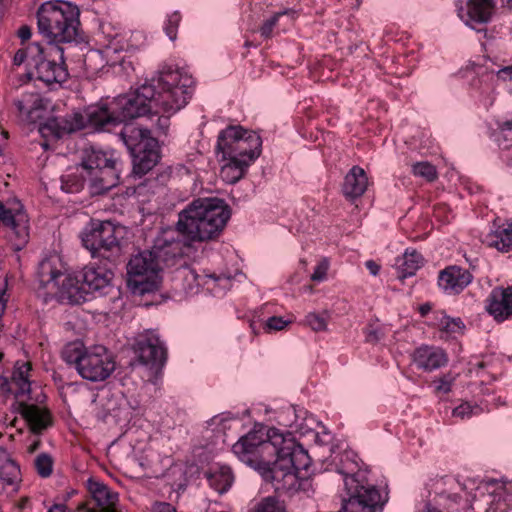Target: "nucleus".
Instances as JSON below:
<instances>
[{"label":"nucleus","mask_w":512,"mask_h":512,"mask_svg":"<svg viewBox=\"0 0 512 512\" xmlns=\"http://www.w3.org/2000/svg\"><path fill=\"white\" fill-rule=\"evenodd\" d=\"M193 82L191 76L178 68L164 66L157 78H152L134 91L118 96L108 104L89 107L85 114L74 112L49 119L41 131H50L56 138H61L86 127L97 131L109 130L147 114L175 113L191 98Z\"/></svg>","instance_id":"nucleus-1"},{"label":"nucleus","mask_w":512,"mask_h":512,"mask_svg":"<svg viewBox=\"0 0 512 512\" xmlns=\"http://www.w3.org/2000/svg\"><path fill=\"white\" fill-rule=\"evenodd\" d=\"M230 217V207L223 199H195L178 214L175 231L187 245L216 241Z\"/></svg>","instance_id":"nucleus-2"},{"label":"nucleus","mask_w":512,"mask_h":512,"mask_svg":"<svg viewBox=\"0 0 512 512\" xmlns=\"http://www.w3.org/2000/svg\"><path fill=\"white\" fill-rule=\"evenodd\" d=\"M283 442V433L276 428L260 427L242 436L232 447L240 461L258 471L269 482L279 480L275 470L278 447Z\"/></svg>","instance_id":"nucleus-3"},{"label":"nucleus","mask_w":512,"mask_h":512,"mask_svg":"<svg viewBox=\"0 0 512 512\" xmlns=\"http://www.w3.org/2000/svg\"><path fill=\"white\" fill-rule=\"evenodd\" d=\"M354 457L351 452H344L340 456L338 472L343 475L346 491L340 512H383L388 493H381L367 481Z\"/></svg>","instance_id":"nucleus-4"},{"label":"nucleus","mask_w":512,"mask_h":512,"mask_svg":"<svg viewBox=\"0 0 512 512\" xmlns=\"http://www.w3.org/2000/svg\"><path fill=\"white\" fill-rule=\"evenodd\" d=\"M80 10L64 1H48L37 11L38 29L48 43L60 44L76 41L79 36Z\"/></svg>","instance_id":"nucleus-5"},{"label":"nucleus","mask_w":512,"mask_h":512,"mask_svg":"<svg viewBox=\"0 0 512 512\" xmlns=\"http://www.w3.org/2000/svg\"><path fill=\"white\" fill-rule=\"evenodd\" d=\"M119 164L112 152L89 146L81 151L77 170L80 169L87 177L91 194L102 195L118 185Z\"/></svg>","instance_id":"nucleus-6"},{"label":"nucleus","mask_w":512,"mask_h":512,"mask_svg":"<svg viewBox=\"0 0 512 512\" xmlns=\"http://www.w3.org/2000/svg\"><path fill=\"white\" fill-rule=\"evenodd\" d=\"M62 357L66 363L75 366L82 378L91 382L105 381L116 367L113 356L104 346L82 349L68 345L63 350Z\"/></svg>","instance_id":"nucleus-7"},{"label":"nucleus","mask_w":512,"mask_h":512,"mask_svg":"<svg viewBox=\"0 0 512 512\" xmlns=\"http://www.w3.org/2000/svg\"><path fill=\"white\" fill-rule=\"evenodd\" d=\"M120 233V228L110 221H92L82 232L81 241L92 258L116 266L123 255Z\"/></svg>","instance_id":"nucleus-8"},{"label":"nucleus","mask_w":512,"mask_h":512,"mask_svg":"<svg viewBox=\"0 0 512 512\" xmlns=\"http://www.w3.org/2000/svg\"><path fill=\"white\" fill-rule=\"evenodd\" d=\"M119 137L133 158V170L136 174L144 175L158 163L160 159L158 140L151 136L149 129L126 123Z\"/></svg>","instance_id":"nucleus-9"},{"label":"nucleus","mask_w":512,"mask_h":512,"mask_svg":"<svg viewBox=\"0 0 512 512\" xmlns=\"http://www.w3.org/2000/svg\"><path fill=\"white\" fill-rule=\"evenodd\" d=\"M261 146V137L256 132L230 125L219 133L216 151L223 159H241L251 164L259 157Z\"/></svg>","instance_id":"nucleus-10"},{"label":"nucleus","mask_w":512,"mask_h":512,"mask_svg":"<svg viewBox=\"0 0 512 512\" xmlns=\"http://www.w3.org/2000/svg\"><path fill=\"white\" fill-rule=\"evenodd\" d=\"M159 263L150 250L133 255L127 263V285L133 294L144 295L159 289Z\"/></svg>","instance_id":"nucleus-11"},{"label":"nucleus","mask_w":512,"mask_h":512,"mask_svg":"<svg viewBox=\"0 0 512 512\" xmlns=\"http://www.w3.org/2000/svg\"><path fill=\"white\" fill-rule=\"evenodd\" d=\"M275 470L279 471V480L292 486L301 470H307L311 465V458L307 451L288 434H283V442L278 447L275 461Z\"/></svg>","instance_id":"nucleus-12"},{"label":"nucleus","mask_w":512,"mask_h":512,"mask_svg":"<svg viewBox=\"0 0 512 512\" xmlns=\"http://www.w3.org/2000/svg\"><path fill=\"white\" fill-rule=\"evenodd\" d=\"M40 275L48 285L58 287V296L70 304H81L87 301V292L78 273L65 274L56 269L52 262L45 260L40 264Z\"/></svg>","instance_id":"nucleus-13"},{"label":"nucleus","mask_w":512,"mask_h":512,"mask_svg":"<svg viewBox=\"0 0 512 512\" xmlns=\"http://www.w3.org/2000/svg\"><path fill=\"white\" fill-rule=\"evenodd\" d=\"M33 67L37 78L46 84L62 83L68 78L64 50L53 43L41 45V53L35 57Z\"/></svg>","instance_id":"nucleus-14"},{"label":"nucleus","mask_w":512,"mask_h":512,"mask_svg":"<svg viewBox=\"0 0 512 512\" xmlns=\"http://www.w3.org/2000/svg\"><path fill=\"white\" fill-rule=\"evenodd\" d=\"M194 245H187L186 239L169 237L167 233L158 237L150 250L159 263L160 271L164 267H173L181 263Z\"/></svg>","instance_id":"nucleus-15"},{"label":"nucleus","mask_w":512,"mask_h":512,"mask_svg":"<svg viewBox=\"0 0 512 512\" xmlns=\"http://www.w3.org/2000/svg\"><path fill=\"white\" fill-rule=\"evenodd\" d=\"M90 497L77 507L78 512H117L118 494L106 484L90 478L87 481Z\"/></svg>","instance_id":"nucleus-16"},{"label":"nucleus","mask_w":512,"mask_h":512,"mask_svg":"<svg viewBox=\"0 0 512 512\" xmlns=\"http://www.w3.org/2000/svg\"><path fill=\"white\" fill-rule=\"evenodd\" d=\"M139 362L155 372L160 371L167 359V351L159 337L150 332L141 336L135 344Z\"/></svg>","instance_id":"nucleus-17"},{"label":"nucleus","mask_w":512,"mask_h":512,"mask_svg":"<svg viewBox=\"0 0 512 512\" xmlns=\"http://www.w3.org/2000/svg\"><path fill=\"white\" fill-rule=\"evenodd\" d=\"M0 223L11 229L13 236H10V241L15 251L28 243V217L21 209L7 208L0 201Z\"/></svg>","instance_id":"nucleus-18"},{"label":"nucleus","mask_w":512,"mask_h":512,"mask_svg":"<svg viewBox=\"0 0 512 512\" xmlns=\"http://www.w3.org/2000/svg\"><path fill=\"white\" fill-rule=\"evenodd\" d=\"M3 357L4 354L0 351V362ZM31 370V362L17 361L10 377L0 375V388L5 392L12 393L15 398L27 396L31 393Z\"/></svg>","instance_id":"nucleus-19"},{"label":"nucleus","mask_w":512,"mask_h":512,"mask_svg":"<svg viewBox=\"0 0 512 512\" xmlns=\"http://www.w3.org/2000/svg\"><path fill=\"white\" fill-rule=\"evenodd\" d=\"M16 399L18 400V412L34 434H41L53 424L52 415L47 408L26 402V400L31 399L30 393L25 397Z\"/></svg>","instance_id":"nucleus-20"},{"label":"nucleus","mask_w":512,"mask_h":512,"mask_svg":"<svg viewBox=\"0 0 512 512\" xmlns=\"http://www.w3.org/2000/svg\"><path fill=\"white\" fill-rule=\"evenodd\" d=\"M78 275L83 282L87 294L101 292L110 286L114 277L112 268L106 266L87 265Z\"/></svg>","instance_id":"nucleus-21"},{"label":"nucleus","mask_w":512,"mask_h":512,"mask_svg":"<svg viewBox=\"0 0 512 512\" xmlns=\"http://www.w3.org/2000/svg\"><path fill=\"white\" fill-rule=\"evenodd\" d=\"M486 309L498 322L512 316V287H495L488 299Z\"/></svg>","instance_id":"nucleus-22"},{"label":"nucleus","mask_w":512,"mask_h":512,"mask_svg":"<svg viewBox=\"0 0 512 512\" xmlns=\"http://www.w3.org/2000/svg\"><path fill=\"white\" fill-rule=\"evenodd\" d=\"M21 471L4 448H0V494L4 492H17L21 483Z\"/></svg>","instance_id":"nucleus-23"},{"label":"nucleus","mask_w":512,"mask_h":512,"mask_svg":"<svg viewBox=\"0 0 512 512\" xmlns=\"http://www.w3.org/2000/svg\"><path fill=\"white\" fill-rule=\"evenodd\" d=\"M477 492L488 505L485 512H508L509 507L505 499V489L496 480L480 483Z\"/></svg>","instance_id":"nucleus-24"},{"label":"nucleus","mask_w":512,"mask_h":512,"mask_svg":"<svg viewBox=\"0 0 512 512\" xmlns=\"http://www.w3.org/2000/svg\"><path fill=\"white\" fill-rule=\"evenodd\" d=\"M472 278L473 276L468 270L450 266L440 272L438 284L445 291L459 293L471 283Z\"/></svg>","instance_id":"nucleus-25"},{"label":"nucleus","mask_w":512,"mask_h":512,"mask_svg":"<svg viewBox=\"0 0 512 512\" xmlns=\"http://www.w3.org/2000/svg\"><path fill=\"white\" fill-rule=\"evenodd\" d=\"M413 361L419 369L431 372L444 366L448 358L440 348L422 346L415 350Z\"/></svg>","instance_id":"nucleus-26"},{"label":"nucleus","mask_w":512,"mask_h":512,"mask_svg":"<svg viewBox=\"0 0 512 512\" xmlns=\"http://www.w3.org/2000/svg\"><path fill=\"white\" fill-rule=\"evenodd\" d=\"M367 176L359 166H354L345 176L343 194L348 199H355L364 194L367 189Z\"/></svg>","instance_id":"nucleus-27"},{"label":"nucleus","mask_w":512,"mask_h":512,"mask_svg":"<svg viewBox=\"0 0 512 512\" xmlns=\"http://www.w3.org/2000/svg\"><path fill=\"white\" fill-rule=\"evenodd\" d=\"M494 0H469L467 3V15L470 24H484L491 20L495 11Z\"/></svg>","instance_id":"nucleus-28"},{"label":"nucleus","mask_w":512,"mask_h":512,"mask_svg":"<svg viewBox=\"0 0 512 512\" xmlns=\"http://www.w3.org/2000/svg\"><path fill=\"white\" fill-rule=\"evenodd\" d=\"M484 242L500 252L512 250V221L497 225L494 231L486 235Z\"/></svg>","instance_id":"nucleus-29"},{"label":"nucleus","mask_w":512,"mask_h":512,"mask_svg":"<svg viewBox=\"0 0 512 512\" xmlns=\"http://www.w3.org/2000/svg\"><path fill=\"white\" fill-rule=\"evenodd\" d=\"M423 258L421 254L413 250L406 251L405 254L398 258L396 265L399 271L398 278L403 280L406 277L412 276L422 266Z\"/></svg>","instance_id":"nucleus-30"},{"label":"nucleus","mask_w":512,"mask_h":512,"mask_svg":"<svg viewBox=\"0 0 512 512\" xmlns=\"http://www.w3.org/2000/svg\"><path fill=\"white\" fill-rule=\"evenodd\" d=\"M222 160L227 162L222 166L220 176L225 182L230 184H234L243 178L247 168L250 166V163L241 159L235 160L222 158Z\"/></svg>","instance_id":"nucleus-31"},{"label":"nucleus","mask_w":512,"mask_h":512,"mask_svg":"<svg viewBox=\"0 0 512 512\" xmlns=\"http://www.w3.org/2000/svg\"><path fill=\"white\" fill-rule=\"evenodd\" d=\"M234 477L229 467L222 466L217 471L208 475L210 486L218 493L223 494L228 491L233 483Z\"/></svg>","instance_id":"nucleus-32"},{"label":"nucleus","mask_w":512,"mask_h":512,"mask_svg":"<svg viewBox=\"0 0 512 512\" xmlns=\"http://www.w3.org/2000/svg\"><path fill=\"white\" fill-rule=\"evenodd\" d=\"M41 53V45L39 43H31L25 48L19 49L14 57H13V64L16 66H20L25 62V60H28V63L30 66H33L35 57Z\"/></svg>","instance_id":"nucleus-33"},{"label":"nucleus","mask_w":512,"mask_h":512,"mask_svg":"<svg viewBox=\"0 0 512 512\" xmlns=\"http://www.w3.org/2000/svg\"><path fill=\"white\" fill-rule=\"evenodd\" d=\"M79 174H68L62 177V189L68 193L79 192L84 182L87 181L85 174L79 169Z\"/></svg>","instance_id":"nucleus-34"},{"label":"nucleus","mask_w":512,"mask_h":512,"mask_svg":"<svg viewBox=\"0 0 512 512\" xmlns=\"http://www.w3.org/2000/svg\"><path fill=\"white\" fill-rule=\"evenodd\" d=\"M249 512H285L278 499L273 496L263 498Z\"/></svg>","instance_id":"nucleus-35"},{"label":"nucleus","mask_w":512,"mask_h":512,"mask_svg":"<svg viewBox=\"0 0 512 512\" xmlns=\"http://www.w3.org/2000/svg\"><path fill=\"white\" fill-rule=\"evenodd\" d=\"M412 171L415 176L422 177L428 182H433L437 178L436 168L429 162H418L414 164Z\"/></svg>","instance_id":"nucleus-36"},{"label":"nucleus","mask_w":512,"mask_h":512,"mask_svg":"<svg viewBox=\"0 0 512 512\" xmlns=\"http://www.w3.org/2000/svg\"><path fill=\"white\" fill-rule=\"evenodd\" d=\"M35 468L41 477H49L53 471L52 457L47 453L39 454L35 459Z\"/></svg>","instance_id":"nucleus-37"},{"label":"nucleus","mask_w":512,"mask_h":512,"mask_svg":"<svg viewBox=\"0 0 512 512\" xmlns=\"http://www.w3.org/2000/svg\"><path fill=\"white\" fill-rule=\"evenodd\" d=\"M482 409L478 406H472L468 402H464L459 406L455 407L452 411L453 416L459 417L461 419L470 418L472 415H479Z\"/></svg>","instance_id":"nucleus-38"},{"label":"nucleus","mask_w":512,"mask_h":512,"mask_svg":"<svg viewBox=\"0 0 512 512\" xmlns=\"http://www.w3.org/2000/svg\"><path fill=\"white\" fill-rule=\"evenodd\" d=\"M180 20H181V16L178 12L172 13L167 20V23L165 25V32L171 40L176 39L177 28H178Z\"/></svg>","instance_id":"nucleus-39"},{"label":"nucleus","mask_w":512,"mask_h":512,"mask_svg":"<svg viewBox=\"0 0 512 512\" xmlns=\"http://www.w3.org/2000/svg\"><path fill=\"white\" fill-rule=\"evenodd\" d=\"M307 324L312 328V330L325 331L327 328V320L326 318L320 316L316 313H310L306 316Z\"/></svg>","instance_id":"nucleus-40"},{"label":"nucleus","mask_w":512,"mask_h":512,"mask_svg":"<svg viewBox=\"0 0 512 512\" xmlns=\"http://www.w3.org/2000/svg\"><path fill=\"white\" fill-rule=\"evenodd\" d=\"M283 14L284 13H275L272 17L267 19L262 24V26L260 27V33H261L262 37H264L266 39L271 37L274 27L276 26L280 16Z\"/></svg>","instance_id":"nucleus-41"},{"label":"nucleus","mask_w":512,"mask_h":512,"mask_svg":"<svg viewBox=\"0 0 512 512\" xmlns=\"http://www.w3.org/2000/svg\"><path fill=\"white\" fill-rule=\"evenodd\" d=\"M289 324L288 321L284 320L282 317L272 316L265 323V329L267 331H280L284 329Z\"/></svg>","instance_id":"nucleus-42"},{"label":"nucleus","mask_w":512,"mask_h":512,"mask_svg":"<svg viewBox=\"0 0 512 512\" xmlns=\"http://www.w3.org/2000/svg\"><path fill=\"white\" fill-rule=\"evenodd\" d=\"M327 270H328V264H327L326 261H323V262L319 263L316 266L313 274L311 275V279L313 281H321V280H323L326 277Z\"/></svg>","instance_id":"nucleus-43"},{"label":"nucleus","mask_w":512,"mask_h":512,"mask_svg":"<svg viewBox=\"0 0 512 512\" xmlns=\"http://www.w3.org/2000/svg\"><path fill=\"white\" fill-rule=\"evenodd\" d=\"M461 321L460 319H450L446 318L445 321H442L443 329L446 332H455L456 328H460Z\"/></svg>","instance_id":"nucleus-44"},{"label":"nucleus","mask_w":512,"mask_h":512,"mask_svg":"<svg viewBox=\"0 0 512 512\" xmlns=\"http://www.w3.org/2000/svg\"><path fill=\"white\" fill-rule=\"evenodd\" d=\"M170 126V119L168 116H159L157 119V129L159 134H166Z\"/></svg>","instance_id":"nucleus-45"},{"label":"nucleus","mask_w":512,"mask_h":512,"mask_svg":"<svg viewBox=\"0 0 512 512\" xmlns=\"http://www.w3.org/2000/svg\"><path fill=\"white\" fill-rule=\"evenodd\" d=\"M153 512H177L175 507L167 502H157L153 506Z\"/></svg>","instance_id":"nucleus-46"},{"label":"nucleus","mask_w":512,"mask_h":512,"mask_svg":"<svg viewBox=\"0 0 512 512\" xmlns=\"http://www.w3.org/2000/svg\"><path fill=\"white\" fill-rule=\"evenodd\" d=\"M436 390L438 392L448 393L451 391V381L447 378H441L438 381V385L436 386Z\"/></svg>","instance_id":"nucleus-47"},{"label":"nucleus","mask_w":512,"mask_h":512,"mask_svg":"<svg viewBox=\"0 0 512 512\" xmlns=\"http://www.w3.org/2000/svg\"><path fill=\"white\" fill-rule=\"evenodd\" d=\"M18 37L22 40V42L27 41L31 38V28L27 25H22L17 32Z\"/></svg>","instance_id":"nucleus-48"},{"label":"nucleus","mask_w":512,"mask_h":512,"mask_svg":"<svg viewBox=\"0 0 512 512\" xmlns=\"http://www.w3.org/2000/svg\"><path fill=\"white\" fill-rule=\"evenodd\" d=\"M497 75L503 80H512V65L501 68Z\"/></svg>","instance_id":"nucleus-49"},{"label":"nucleus","mask_w":512,"mask_h":512,"mask_svg":"<svg viewBox=\"0 0 512 512\" xmlns=\"http://www.w3.org/2000/svg\"><path fill=\"white\" fill-rule=\"evenodd\" d=\"M366 267L370 271V273L374 276H376L380 271V266L373 260L367 261Z\"/></svg>","instance_id":"nucleus-50"},{"label":"nucleus","mask_w":512,"mask_h":512,"mask_svg":"<svg viewBox=\"0 0 512 512\" xmlns=\"http://www.w3.org/2000/svg\"><path fill=\"white\" fill-rule=\"evenodd\" d=\"M498 128L501 131L512 130V118L498 122Z\"/></svg>","instance_id":"nucleus-51"},{"label":"nucleus","mask_w":512,"mask_h":512,"mask_svg":"<svg viewBox=\"0 0 512 512\" xmlns=\"http://www.w3.org/2000/svg\"><path fill=\"white\" fill-rule=\"evenodd\" d=\"M366 340H367V342H371V343L377 342L379 340L377 331L370 330L369 332H367Z\"/></svg>","instance_id":"nucleus-52"},{"label":"nucleus","mask_w":512,"mask_h":512,"mask_svg":"<svg viewBox=\"0 0 512 512\" xmlns=\"http://www.w3.org/2000/svg\"><path fill=\"white\" fill-rule=\"evenodd\" d=\"M431 309H432L431 304L424 303L419 306V313L422 317H425L431 311Z\"/></svg>","instance_id":"nucleus-53"},{"label":"nucleus","mask_w":512,"mask_h":512,"mask_svg":"<svg viewBox=\"0 0 512 512\" xmlns=\"http://www.w3.org/2000/svg\"><path fill=\"white\" fill-rule=\"evenodd\" d=\"M48 512H66V506L64 504H54Z\"/></svg>","instance_id":"nucleus-54"},{"label":"nucleus","mask_w":512,"mask_h":512,"mask_svg":"<svg viewBox=\"0 0 512 512\" xmlns=\"http://www.w3.org/2000/svg\"><path fill=\"white\" fill-rule=\"evenodd\" d=\"M39 446H40V441L37 440L33 444L30 445L28 450H29V452L33 453L34 451H36L39 448Z\"/></svg>","instance_id":"nucleus-55"},{"label":"nucleus","mask_w":512,"mask_h":512,"mask_svg":"<svg viewBox=\"0 0 512 512\" xmlns=\"http://www.w3.org/2000/svg\"><path fill=\"white\" fill-rule=\"evenodd\" d=\"M27 502H28V498L21 499V501L19 503V508L20 509H24V507L26 506Z\"/></svg>","instance_id":"nucleus-56"},{"label":"nucleus","mask_w":512,"mask_h":512,"mask_svg":"<svg viewBox=\"0 0 512 512\" xmlns=\"http://www.w3.org/2000/svg\"><path fill=\"white\" fill-rule=\"evenodd\" d=\"M1 134L3 135V137H4L5 139H8L9 135H8V132H7L6 130H2V131H1Z\"/></svg>","instance_id":"nucleus-57"},{"label":"nucleus","mask_w":512,"mask_h":512,"mask_svg":"<svg viewBox=\"0 0 512 512\" xmlns=\"http://www.w3.org/2000/svg\"><path fill=\"white\" fill-rule=\"evenodd\" d=\"M16 422H17V419L15 418V419L11 422V426H15Z\"/></svg>","instance_id":"nucleus-58"}]
</instances>
